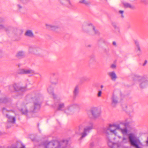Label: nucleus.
Masks as SVG:
<instances>
[{
	"instance_id": "nucleus-3",
	"label": "nucleus",
	"mask_w": 148,
	"mask_h": 148,
	"mask_svg": "<svg viewBox=\"0 0 148 148\" xmlns=\"http://www.w3.org/2000/svg\"><path fill=\"white\" fill-rule=\"evenodd\" d=\"M79 107L78 104L74 103L68 105L66 108L64 103L60 102L58 103V109L59 110L63 111L67 115H71L74 113L75 109L79 108Z\"/></svg>"
},
{
	"instance_id": "nucleus-31",
	"label": "nucleus",
	"mask_w": 148,
	"mask_h": 148,
	"mask_svg": "<svg viewBox=\"0 0 148 148\" xmlns=\"http://www.w3.org/2000/svg\"><path fill=\"white\" fill-rule=\"evenodd\" d=\"M119 13L120 14H121V16L122 17H124V16H123V12H124L123 11L120 10L119 11Z\"/></svg>"
},
{
	"instance_id": "nucleus-8",
	"label": "nucleus",
	"mask_w": 148,
	"mask_h": 148,
	"mask_svg": "<svg viewBox=\"0 0 148 148\" xmlns=\"http://www.w3.org/2000/svg\"><path fill=\"white\" fill-rule=\"evenodd\" d=\"M93 129V124L92 123H90L88 126L84 128L83 131L81 134L82 136L81 137V138L82 139L84 138L87 136L90 132V131Z\"/></svg>"
},
{
	"instance_id": "nucleus-14",
	"label": "nucleus",
	"mask_w": 148,
	"mask_h": 148,
	"mask_svg": "<svg viewBox=\"0 0 148 148\" xmlns=\"http://www.w3.org/2000/svg\"><path fill=\"white\" fill-rule=\"evenodd\" d=\"M112 103L113 105H115L118 103V98L116 95L113 93L111 98Z\"/></svg>"
},
{
	"instance_id": "nucleus-37",
	"label": "nucleus",
	"mask_w": 148,
	"mask_h": 148,
	"mask_svg": "<svg viewBox=\"0 0 148 148\" xmlns=\"http://www.w3.org/2000/svg\"><path fill=\"white\" fill-rule=\"evenodd\" d=\"M113 44L114 46H116V42H113Z\"/></svg>"
},
{
	"instance_id": "nucleus-4",
	"label": "nucleus",
	"mask_w": 148,
	"mask_h": 148,
	"mask_svg": "<svg viewBox=\"0 0 148 148\" xmlns=\"http://www.w3.org/2000/svg\"><path fill=\"white\" fill-rule=\"evenodd\" d=\"M133 80L135 83H138L140 88H145L148 86V78L146 76L136 75L134 76Z\"/></svg>"
},
{
	"instance_id": "nucleus-34",
	"label": "nucleus",
	"mask_w": 148,
	"mask_h": 148,
	"mask_svg": "<svg viewBox=\"0 0 148 148\" xmlns=\"http://www.w3.org/2000/svg\"><path fill=\"white\" fill-rule=\"evenodd\" d=\"M116 65L114 64H113L111 66V67L112 69H114L116 68Z\"/></svg>"
},
{
	"instance_id": "nucleus-32",
	"label": "nucleus",
	"mask_w": 148,
	"mask_h": 148,
	"mask_svg": "<svg viewBox=\"0 0 148 148\" xmlns=\"http://www.w3.org/2000/svg\"><path fill=\"white\" fill-rule=\"evenodd\" d=\"M21 1L24 3H26L28 2L29 0H21Z\"/></svg>"
},
{
	"instance_id": "nucleus-17",
	"label": "nucleus",
	"mask_w": 148,
	"mask_h": 148,
	"mask_svg": "<svg viewBox=\"0 0 148 148\" xmlns=\"http://www.w3.org/2000/svg\"><path fill=\"white\" fill-rule=\"evenodd\" d=\"M46 26L47 29L52 30H54L56 28H57V26L48 24H46Z\"/></svg>"
},
{
	"instance_id": "nucleus-41",
	"label": "nucleus",
	"mask_w": 148,
	"mask_h": 148,
	"mask_svg": "<svg viewBox=\"0 0 148 148\" xmlns=\"http://www.w3.org/2000/svg\"><path fill=\"white\" fill-rule=\"evenodd\" d=\"M3 133L0 132V135H2L3 134Z\"/></svg>"
},
{
	"instance_id": "nucleus-13",
	"label": "nucleus",
	"mask_w": 148,
	"mask_h": 148,
	"mask_svg": "<svg viewBox=\"0 0 148 148\" xmlns=\"http://www.w3.org/2000/svg\"><path fill=\"white\" fill-rule=\"evenodd\" d=\"M58 1L61 4L65 5L68 7H70L71 5L70 0H58Z\"/></svg>"
},
{
	"instance_id": "nucleus-2",
	"label": "nucleus",
	"mask_w": 148,
	"mask_h": 148,
	"mask_svg": "<svg viewBox=\"0 0 148 148\" xmlns=\"http://www.w3.org/2000/svg\"><path fill=\"white\" fill-rule=\"evenodd\" d=\"M68 143L66 140L60 142L53 140L51 142L47 141L44 145L45 148H72L68 144Z\"/></svg>"
},
{
	"instance_id": "nucleus-18",
	"label": "nucleus",
	"mask_w": 148,
	"mask_h": 148,
	"mask_svg": "<svg viewBox=\"0 0 148 148\" xmlns=\"http://www.w3.org/2000/svg\"><path fill=\"white\" fill-rule=\"evenodd\" d=\"M79 87L78 86H75L73 91V94L74 96H76L79 93Z\"/></svg>"
},
{
	"instance_id": "nucleus-10",
	"label": "nucleus",
	"mask_w": 148,
	"mask_h": 148,
	"mask_svg": "<svg viewBox=\"0 0 148 148\" xmlns=\"http://www.w3.org/2000/svg\"><path fill=\"white\" fill-rule=\"evenodd\" d=\"M39 97H35L33 98L34 106L32 107V111L34 112H36L40 108V104L38 101Z\"/></svg>"
},
{
	"instance_id": "nucleus-38",
	"label": "nucleus",
	"mask_w": 148,
	"mask_h": 148,
	"mask_svg": "<svg viewBox=\"0 0 148 148\" xmlns=\"http://www.w3.org/2000/svg\"><path fill=\"white\" fill-rule=\"evenodd\" d=\"M18 6L19 9H20L22 8V7L19 5H18Z\"/></svg>"
},
{
	"instance_id": "nucleus-9",
	"label": "nucleus",
	"mask_w": 148,
	"mask_h": 148,
	"mask_svg": "<svg viewBox=\"0 0 148 148\" xmlns=\"http://www.w3.org/2000/svg\"><path fill=\"white\" fill-rule=\"evenodd\" d=\"M2 111L3 114L5 115L8 118V124H12L15 123L16 119L14 117L12 116L11 113H6L8 112V111L5 108H3Z\"/></svg>"
},
{
	"instance_id": "nucleus-30",
	"label": "nucleus",
	"mask_w": 148,
	"mask_h": 148,
	"mask_svg": "<svg viewBox=\"0 0 148 148\" xmlns=\"http://www.w3.org/2000/svg\"><path fill=\"white\" fill-rule=\"evenodd\" d=\"M134 42L135 44L136 45V46H139V43L138 41L137 40H134Z\"/></svg>"
},
{
	"instance_id": "nucleus-6",
	"label": "nucleus",
	"mask_w": 148,
	"mask_h": 148,
	"mask_svg": "<svg viewBox=\"0 0 148 148\" xmlns=\"http://www.w3.org/2000/svg\"><path fill=\"white\" fill-rule=\"evenodd\" d=\"M128 138L131 145L135 148H142V145L140 140L138 138L136 137L133 134H130Z\"/></svg>"
},
{
	"instance_id": "nucleus-16",
	"label": "nucleus",
	"mask_w": 148,
	"mask_h": 148,
	"mask_svg": "<svg viewBox=\"0 0 148 148\" xmlns=\"http://www.w3.org/2000/svg\"><path fill=\"white\" fill-rule=\"evenodd\" d=\"M108 75L111 79L113 81H115L117 78V76L114 71L110 72L108 73Z\"/></svg>"
},
{
	"instance_id": "nucleus-27",
	"label": "nucleus",
	"mask_w": 148,
	"mask_h": 148,
	"mask_svg": "<svg viewBox=\"0 0 148 148\" xmlns=\"http://www.w3.org/2000/svg\"><path fill=\"white\" fill-rule=\"evenodd\" d=\"M112 25L115 29H118V30L119 29V27L117 26L116 24L115 23H112Z\"/></svg>"
},
{
	"instance_id": "nucleus-42",
	"label": "nucleus",
	"mask_w": 148,
	"mask_h": 148,
	"mask_svg": "<svg viewBox=\"0 0 148 148\" xmlns=\"http://www.w3.org/2000/svg\"><path fill=\"white\" fill-rule=\"evenodd\" d=\"M103 87V85H101V88H102Z\"/></svg>"
},
{
	"instance_id": "nucleus-7",
	"label": "nucleus",
	"mask_w": 148,
	"mask_h": 148,
	"mask_svg": "<svg viewBox=\"0 0 148 148\" xmlns=\"http://www.w3.org/2000/svg\"><path fill=\"white\" fill-rule=\"evenodd\" d=\"M82 28L83 30L86 32H91L93 34H97V30H96L95 27L91 23H84L82 25Z\"/></svg>"
},
{
	"instance_id": "nucleus-36",
	"label": "nucleus",
	"mask_w": 148,
	"mask_h": 148,
	"mask_svg": "<svg viewBox=\"0 0 148 148\" xmlns=\"http://www.w3.org/2000/svg\"><path fill=\"white\" fill-rule=\"evenodd\" d=\"M147 63V61H145L144 63L143 64V66H145Z\"/></svg>"
},
{
	"instance_id": "nucleus-12",
	"label": "nucleus",
	"mask_w": 148,
	"mask_h": 148,
	"mask_svg": "<svg viewBox=\"0 0 148 148\" xmlns=\"http://www.w3.org/2000/svg\"><path fill=\"white\" fill-rule=\"evenodd\" d=\"M18 73L20 74H27L29 73L35 74L34 70L31 69H21L18 71Z\"/></svg>"
},
{
	"instance_id": "nucleus-26",
	"label": "nucleus",
	"mask_w": 148,
	"mask_h": 148,
	"mask_svg": "<svg viewBox=\"0 0 148 148\" xmlns=\"http://www.w3.org/2000/svg\"><path fill=\"white\" fill-rule=\"evenodd\" d=\"M21 111L23 114H26L27 112V110L25 108L24 109H22Z\"/></svg>"
},
{
	"instance_id": "nucleus-20",
	"label": "nucleus",
	"mask_w": 148,
	"mask_h": 148,
	"mask_svg": "<svg viewBox=\"0 0 148 148\" xmlns=\"http://www.w3.org/2000/svg\"><path fill=\"white\" fill-rule=\"evenodd\" d=\"M25 36L30 37H32L34 36V34L32 31L30 30H28L26 31L25 33Z\"/></svg>"
},
{
	"instance_id": "nucleus-45",
	"label": "nucleus",
	"mask_w": 148,
	"mask_h": 148,
	"mask_svg": "<svg viewBox=\"0 0 148 148\" xmlns=\"http://www.w3.org/2000/svg\"><path fill=\"white\" fill-rule=\"evenodd\" d=\"M9 127H8V126L7 127H8V128H9Z\"/></svg>"
},
{
	"instance_id": "nucleus-11",
	"label": "nucleus",
	"mask_w": 148,
	"mask_h": 148,
	"mask_svg": "<svg viewBox=\"0 0 148 148\" xmlns=\"http://www.w3.org/2000/svg\"><path fill=\"white\" fill-rule=\"evenodd\" d=\"M90 112L92 116L95 118H97L100 116L101 112L97 107H92L90 109Z\"/></svg>"
},
{
	"instance_id": "nucleus-15",
	"label": "nucleus",
	"mask_w": 148,
	"mask_h": 148,
	"mask_svg": "<svg viewBox=\"0 0 148 148\" xmlns=\"http://www.w3.org/2000/svg\"><path fill=\"white\" fill-rule=\"evenodd\" d=\"M14 87L15 90L16 91H18L19 93L23 92L25 90V88L19 86L16 84L14 85Z\"/></svg>"
},
{
	"instance_id": "nucleus-39",
	"label": "nucleus",
	"mask_w": 148,
	"mask_h": 148,
	"mask_svg": "<svg viewBox=\"0 0 148 148\" xmlns=\"http://www.w3.org/2000/svg\"><path fill=\"white\" fill-rule=\"evenodd\" d=\"M146 143H147V145L148 146V139L146 141Z\"/></svg>"
},
{
	"instance_id": "nucleus-23",
	"label": "nucleus",
	"mask_w": 148,
	"mask_h": 148,
	"mask_svg": "<svg viewBox=\"0 0 148 148\" xmlns=\"http://www.w3.org/2000/svg\"><path fill=\"white\" fill-rule=\"evenodd\" d=\"M20 144L21 145V147H20V148H25L24 145H23L21 143H20ZM8 148H17V147L16 146L13 145L9 147Z\"/></svg>"
},
{
	"instance_id": "nucleus-5",
	"label": "nucleus",
	"mask_w": 148,
	"mask_h": 148,
	"mask_svg": "<svg viewBox=\"0 0 148 148\" xmlns=\"http://www.w3.org/2000/svg\"><path fill=\"white\" fill-rule=\"evenodd\" d=\"M119 139V140L121 142L119 143H114L108 139V146L111 148H123V146L121 145V143H126L128 141V140L127 138L123 137L122 139L121 137L119 136H117Z\"/></svg>"
},
{
	"instance_id": "nucleus-29",
	"label": "nucleus",
	"mask_w": 148,
	"mask_h": 148,
	"mask_svg": "<svg viewBox=\"0 0 148 148\" xmlns=\"http://www.w3.org/2000/svg\"><path fill=\"white\" fill-rule=\"evenodd\" d=\"M136 48L137 50V52H138L139 53H140V52L141 51V50L140 48V46H136Z\"/></svg>"
},
{
	"instance_id": "nucleus-28",
	"label": "nucleus",
	"mask_w": 148,
	"mask_h": 148,
	"mask_svg": "<svg viewBox=\"0 0 148 148\" xmlns=\"http://www.w3.org/2000/svg\"><path fill=\"white\" fill-rule=\"evenodd\" d=\"M36 50V49L35 48H33L32 47H30L29 48V51L30 52H33L34 53H35V51Z\"/></svg>"
},
{
	"instance_id": "nucleus-21",
	"label": "nucleus",
	"mask_w": 148,
	"mask_h": 148,
	"mask_svg": "<svg viewBox=\"0 0 148 148\" xmlns=\"http://www.w3.org/2000/svg\"><path fill=\"white\" fill-rule=\"evenodd\" d=\"M123 5L126 8H133V6L132 5L127 2H124L123 3Z\"/></svg>"
},
{
	"instance_id": "nucleus-22",
	"label": "nucleus",
	"mask_w": 148,
	"mask_h": 148,
	"mask_svg": "<svg viewBox=\"0 0 148 148\" xmlns=\"http://www.w3.org/2000/svg\"><path fill=\"white\" fill-rule=\"evenodd\" d=\"M24 55V53L23 51H19L16 54V56L18 58H20L22 57Z\"/></svg>"
},
{
	"instance_id": "nucleus-1",
	"label": "nucleus",
	"mask_w": 148,
	"mask_h": 148,
	"mask_svg": "<svg viewBox=\"0 0 148 148\" xmlns=\"http://www.w3.org/2000/svg\"><path fill=\"white\" fill-rule=\"evenodd\" d=\"M121 125L126 127L127 124L124 121H121L120 122L119 124L113 123L109 125L107 129L110 130V132L113 134L117 136H118L117 130L121 132L123 135H126L127 133V130L126 127L123 128H122L121 126Z\"/></svg>"
},
{
	"instance_id": "nucleus-33",
	"label": "nucleus",
	"mask_w": 148,
	"mask_h": 148,
	"mask_svg": "<svg viewBox=\"0 0 148 148\" xmlns=\"http://www.w3.org/2000/svg\"><path fill=\"white\" fill-rule=\"evenodd\" d=\"M101 93H102L101 91H99L98 93V95H97L98 97H101Z\"/></svg>"
},
{
	"instance_id": "nucleus-40",
	"label": "nucleus",
	"mask_w": 148,
	"mask_h": 148,
	"mask_svg": "<svg viewBox=\"0 0 148 148\" xmlns=\"http://www.w3.org/2000/svg\"><path fill=\"white\" fill-rule=\"evenodd\" d=\"M82 127V125H80L79 127V129H80Z\"/></svg>"
},
{
	"instance_id": "nucleus-24",
	"label": "nucleus",
	"mask_w": 148,
	"mask_h": 148,
	"mask_svg": "<svg viewBox=\"0 0 148 148\" xmlns=\"http://www.w3.org/2000/svg\"><path fill=\"white\" fill-rule=\"evenodd\" d=\"M8 101V100L6 98H0V103H5L7 102Z\"/></svg>"
},
{
	"instance_id": "nucleus-25",
	"label": "nucleus",
	"mask_w": 148,
	"mask_h": 148,
	"mask_svg": "<svg viewBox=\"0 0 148 148\" xmlns=\"http://www.w3.org/2000/svg\"><path fill=\"white\" fill-rule=\"evenodd\" d=\"M79 3H83L86 5H88L89 3V2L86 1L85 0H81L79 1Z\"/></svg>"
},
{
	"instance_id": "nucleus-19",
	"label": "nucleus",
	"mask_w": 148,
	"mask_h": 148,
	"mask_svg": "<svg viewBox=\"0 0 148 148\" xmlns=\"http://www.w3.org/2000/svg\"><path fill=\"white\" fill-rule=\"evenodd\" d=\"M47 91L49 93L53 96L54 98H55V95L53 92V88L51 86L47 88Z\"/></svg>"
},
{
	"instance_id": "nucleus-43",
	"label": "nucleus",
	"mask_w": 148,
	"mask_h": 148,
	"mask_svg": "<svg viewBox=\"0 0 148 148\" xmlns=\"http://www.w3.org/2000/svg\"><path fill=\"white\" fill-rule=\"evenodd\" d=\"M105 132L106 133H107L106 131V132H105Z\"/></svg>"
},
{
	"instance_id": "nucleus-35",
	"label": "nucleus",
	"mask_w": 148,
	"mask_h": 148,
	"mask_svg": "<svg viewBox=\"0 0 148 148\" xmlns=\"http://www.w3.org/2000/svg\"><path fill=\"white\" fill-rule=\"evenodd\" d=\"M4 27V26L3 25L0 24V29H3Z\"/></svg>"
},
{
	"instance_id": "nucleus-44",
	"label": "nucleus",
	"mask_w": 148,
	"mask_h": 148,
	"mask_svg": "<svg viewBox=\"0 0 148 148\" xmlns=\"http://www.w3.org/2000/svg\"><path fill=\"white\" fill-rule=\"evenodd\" d=\"M114 140H115V138H114Z\"/></svg>"
},
{
	"instance_id": "nucleus-46",
	"label": "nucleus",
	"mask_w": 148,
	"mask_h": 148,
	"mask_svg": "<svg viewBox=\"0 0 148 148\" xmlns=\"http://www.w3.org/2000/svg\"><path fill=\"white\" fill-rule=\"evenodd\" d=\"M58 83V82H57L55 83V84H56V83Z\"/></svg>"
}]
</instances>
